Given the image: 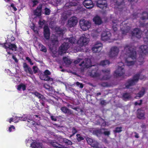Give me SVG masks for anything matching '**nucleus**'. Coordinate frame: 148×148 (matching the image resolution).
Wrapping results in <instances>:
<instances>
[{
    "label": "nucleus",
    "instance_id": "obj_29",
    "mask_svg": "<svg viewBox=\"0 0 148 148\" xmlns=\"http://www.w3.org/2000/svg\"><path fill=\"white\" fill-rule=\"evenodd\" d=\"M89 74L92 77H97L99 75L97 72L95 70L92 71L91 72H90Z\"/></svg>",
    "mask_w": 148,
    "mask_h": 148
},
{
    "label": "nucleus",
    "instance_id": "obj_60",
    "mask_svg": "<svg viewBox=\"0 0 148 148\" xmlns=\"http://www.w3.org/2000/svg\"><path fill=\"white\" fill-rule=\"evenodd\" d=\"M33 69L34 72V73H36L38 71V68H37L35 66H34L33 67Z\"/></svg>",
    "mask_w": 148,
    "mask_h": 148
},
{
    "label": "nucleus",
    "instance_id": "obj_32",
    "mask_svg": "<svg viewBox=\"0 0 148 148\" xmlns=\"http://www.w3.org/2000/svg\"><path fill=\"white\" fill-rule=\"evenodd\" d=\"M117 22L118 21L116 20H114L112 22V28L115 32L116 31L117 29V26L118 25L116 24Z\"/></svg>",
    "mask_w": 148,
    "mask_h": 148
},
{
    "label": "nucleus",
    "instance_id": "obj_14",
    "mask_svg": "<svg viewBox=\"0 0 148 148\" xmlns=\"http://www.w3.org/2000/svg\"><path fill=\"white\" fill-rule=\"evenodd\" d=\"M97 6L103 9H105L107 6L106 0H98L97 1Z\"/></svg>",
    "mask_w": 148,
    "mask_h": 148
},
{
    "label": "nucleus",
    "instance_id": "obj_45",
    "mask_svg": "<svg viewBox=\"0 0 148 148\" xmlns=\"http://www.w3.org/2000/svg\"><path fill=\"white\" fill-rule=\"evenodd\" d=\"M138 62H137L138 63V64H141L144 61V58L143 57H140L138 59Z\"/></svg>",
    "mask_w": 148,
    "mask_h": 148
},
{
    "label": "nucleus",
    "instance_id": "obj_21",
    "mask_svg": "<svg viewBox=\"0 0 148 148\" xmlns=\"http://www.w3.org/2000/svg\"><path fill=\"white\" fill-rule=\"evenodd\" d=\"M93 21L95 24L98 25H100L102 23L100 18L98 16H96L93 18Z\"/></svg>",
    "mask_w": 148,
    "mask_h": 148
},
{
    "label": "nucleus",
    "instance_id": "obj_11",
    "mask_svg": "<svg viewBox=\"0 0 148 148\" xmlns=\"http://www.w3.org/2000/svg\"><path fill=\"white\" fill-rule=\"evenodd\" d=\"M136 112V116L138 118L140 119H144L145 118V111L141 108L138 109Z\"/></svg>",
    "mask_w": 148,
    "mask_h": 148
},
{
    "label": "nucleus",
    "instance_id": "obj_37",
    "mask_svg": "<svg viewBox=\"0 0 148 148\" xmlns=\"http://www.w3.org/2000/svg\"><path fill=\"white\" fill-rule=\"evenodd\" d=\"M74 1H71L70 3H67L65 5V7L66 8H70L71 6L75 5L76 4L74 3Z\"/></svg>",
    "mask_w": 148,
    "mask_h": 148
},
{
    "label": "nucleus",
    "instance_id": "obj_27",
    "mask_svg": "<svg viewBox=\"0 0 148 148\" xmlns=\"http://www.w3.org/2000/svg\"><path fill=\"white\" fill-rule=\"evenodd\" d=\"M140 49L143 53L145 54L148 53V46L147 45H142L140 47Z\"/></svg>",
    "mask_w": 148,
    "mask_h": 148
},
{
    "label": "nucleus",
    "instance_id": "obj_49",
    "mask_svg": "<svg viewBox=\"0 0 148 148\" xmlns=\"http://www.w3.org/2000/svg\"><path fill=\"white\" fill-rule=\"evenodd\" d=\"M50 10L49 9L47 8H46L45 9V14L46 15H49L50 13Z\"/></svg>",
    "mask_w": 148,
    "mask_h": 148
},
{
    "label": "nucleus",
    "instance_id": "obj_36",
    "mask_svg": "<svg viewBox=\"0 0 148 148\" xmlns=\"http://www.w3.org/2000/svg\"><path fill=\"white\" fill-rule=\"evenodd\" d=\"M75 38H67L66 40V42H69L70 43H75L76 42Z\"/></svg>",
    "mask_w": 148,
    "mask_h": 148
},
{
    "label": "nucleus",
    "instance_id": "obj_55",
    "mask_svg": "<svg viewBox=\"0 0 148 148\" xmlns=\"http://www.w3.org/2000/svg\"><path fill=\"white\" fill-rule=\"evenodd\" d=\"M15 119V118H10L9 120V122L10 123H11L12 122H13V121H14L15 123L18 122V121H16L15 120H14Z\"/></svg>",
    "mask_w": 148,
    "mask_h": 148
},
{
    "label": "nucleus",
    "instance_id": "obj_7",
    "mask_svg": "<svg viewBox=\"0 0 148 148\" xmlns=\"http://www.w3.org/2000/svg\"><path fill=\"white\" fill-rule=\"evenodd\" d=\"M119 52V49L117 47H114L111 48L108 55L110 58H114L117 56Z\"/></svg>",
    "mask_w": 148,
    "mask_h": 148
},
{
    "label": "nucleus",
    "instance_id": "obj_56",
    "mask_svg": "<svg viewBox=\"0 0 148 148\" xmlns=\"http://www.w3.org/2000/svg\"><path fill=\"white\" fill-rule=\"evenodd\" d=\"M50 72L47 70H45L44 72V74L45 75L47 76L48 75H50Z\"/></svg>",
    "mask_w": 148,
    "mask_h": 148
},
{
    "label": "nucleus",
    "instance_id": "obj_63",
    "mask_svg": "<svg viewBox=\"0 0 148 148\" xmlns=\"http://www.w3.org/2000/svg\"><path fill=\"white\" fill-rule=\"evenodd\" d=\"M80 47H79L78 48H76L75 49L73 52H76L77 51H80Z\"/></svg>",
    "mask_w": 148,
    "mask_h": 148
},
{
    "label": "nucleus",
    "instance_id": "obj_3",
    "mask_svg": "<svg viewBox=\"0 0 148 148\" xmlns=\"http://www.w3.org/2000/svg\"><path fill=\"white\" fill-rule=\"evenodd\" d=\"M89 36L88 34L82 36L76 42L80 47L86 45L89 42Z\"/></svg>",
    "mask_w": 148,
    "mask_h": 148
},
{
    "label": "nucleus",
    "instance_id": "obj_8",
    "mask_svg": "<svg viewBox=\"0 0 148 148\" xmlns=\"http://www.w3.org/2000/svg\"><path fill=\"white\" fill-rule=\"evenodd\" d=\"M77 23V18L73 16L70 18L68 20L67 26L68 27L71 28L75 26Z\"/></svg>",
    "mask_w": 148,
    "mask_h": 148
},
{
    "label": "nucleus",
    "instance_id": "obj_24",
    "mask_svg": "<svg viewBox=\"0 0 148 148\" xmlns=\"http://www.w3.org/2000/svg\"><path fill=\"white\" fill-rule=\"evenodd\" d=\"M59 138H58V141H59V142L61 143V142L60 140H59ZM60 139L62 140L63 142L67 145H71L72 144V143L71 140H69L68 139H66V138H60Z\"/></svg>",
    "mask_w": 148,
    "mask_h": 148
},
{
    "label": "nucleus",
    "instance_id": "obj_48",
    "mask_svg": "<svg viewBox=\"0 0 148 148\" xmlns=\"http://www.w3.org/2000/svg\"><path fill=\"white\" fill-rule=\"evenodd\" d=\"M123 96L125 99H128L130 97V95L129 94L125 93L123 94Z\"/></svg>",
    "mask_w": 148,
    "mask_h": 148
},
{
    "label": "nucleus",
    "instance_id": "obj_30",
    "mask_svg": "<svg viewBox=\"0 0 148 148\" xmlns=\"http://www.w3.org/2000/svg\"><path fill=\"white\" fill-rule=\"evenodd\" d=\"M63 60L64 63L66 65L70 64L72 62V61L69 58L66 57H64Z\"/></svg>",
    "mask_w": 148,
    "mask_h": 148
},
{
    "label": "nucleus",
    "instance_id": "obj_46",
    "mask_svg": "<svg viewBox=\"0 0 148 148\" xmlns=\"http://www.w3.org/2000/svg\"><path fill=\"white\" fill-rule=\"evenodd\" d=\"M45 21L42 19H40L39 22V24L40 27H42V26L45 24Z\"/></svg>",
    "mask_w": 148,
    "mask_h": 148
},
{
    "label": "nucleus",
    "instance_id": "obj_19",
    "mask_svg": "<svg viewBox=\"0 0 148 148\" xmlns=\"http://www.w3.org/2000/svg\"><path fill=\"white\" fill-rule=\"evenodd\" d=\"M61 110L64 113L67 114H68L71 115L73 113L71 111L68 109L66 107L64 106L61 108Z\"/></svg>",
    "mask_w": 148,
    "mask_h": 148
},
{
    "label": "nucleus",
    "instance_id": "obj_12",
    "mask_svg": "<svg viewBox=\"0 0 148 148\" xmlns=\"http://www.w3.org/2000/svg\"><path fill=\"white\" fill-rule=\"evenodd\" d=\"M102 45L101 43H96L92 48V50L94 53H99L102 49Z\"/></svg>",
    "mask_w": 148,
    "mask_h": 148
},
{
    "label": "nucleus",
    "instance_id": "obj_9",
    "mask_svg": "<svg viewBox=\"0 0 148 148\" xmlns=\"http://www.w3.org/2000/svg\"><path fill=\"white\" fill-rule=\"evenodd\" d=\"M111 35L109 31H105L103 32L101 35V39L103 41L108 40L111 39Z\"/></svg>",
    "mask_w": 148,
    "mask_h": 148
},
{
    "label": "nucleus",
    "instance_id": "obj_31",
    "mask_svg": "<svg viewBox=\"0 0 148 148\" xmlns=\"http://www.w3.org/2000/svg\"><path fill=\"white\" fill-rule=\"evenodd\" d=\"M44 87L46 89L48 90L49 91L51 92V93H53L54 92V91L52 87L49 86L47 84H45Z\"/></svg>",
    "mask_w": 148,
    "mask_h": 148
},
{
    "label": "nucleus",
    "instance_id": "obj_44",
    "mask_svg": "<svg viewBox=\"0 0 148 148\" xmlns=\"http://www.w3.org/2000/svg\"><path fill=\"white\" fill-rule=\"evenodd\" d=\"M143 16L142 18V19H147L148 18V14L146 12H144L143 13Z\"/></svg>",
    "mask_w": 148,
    "mask_h": 148
},
{
    "label": "nucleus",
    "instance_id": "obj_16",
    "mask_svg": "<svg viewBox=\"0 0 148 148\" xmlns=\"http://www.w3.org/2000/svg\"><path fill=\"white\" fill-rule=\"evenodd\" d=\"M44 36L45 38L48 40L49 38L50 33L48 27L45 25L44 27Z\"/></svg>",
    "mask_w": 148,
    "mask_h": 148
},
{
    "label": "nucleus",
    "instance_id": "obj_51",
    "mask_svg": "<svg viewBox=\"0 0 148 148\" xmlns=\"http://www.w3.org/2000/svg\"><path fill=\"white\" fill-rule=\"evenodd\" d=\"M32 2L33 7L34 6L38 3V0H31Z\"/></svg>",
    "mask_w": 148,
    "mask_h": 148
},
{
    "label": "nucleus",
    "instance_id": "obj_53",
    "mask_svg": "<svg viewBox=\"0 0 148 148\" xmlns=\"http://www.w3.org/2000/svg\"><path fill=\"white\" fill-rule=\"evenodd\" d=\"M9 7L10 9H11L12 8L14 11H16L17 10V9L14 7V5L13 4H12L10 6H9Z\"/></svg>",
    "mask_w": 148,
    "mask_h": 148
},
{
    "label": "nucleus",
    "instance_id": "obj_35",
    "mask_svg": "<svg viewBox=\"0 0 148 148\" xmlns=\"http://www.w3.org/2000/svg\"><path fill=\"white\" fill-rule=\"evenodd\" d=\"M25 65L26 66V67L25 66V71L27 73H29L30 74H32L33 72L31 69L28 67L27 64H25Z\"/></svg>",
    "mask_w": 148,
    "mask_h": 148
},
{
    "label": "nucleus",
    "instance_id": "obj_13",
    "mask_svg": "<svg viewBox=\"0 0 148 148\" xmlns=\"http://www.w3.org/2000/svg\"><path fill=\"white\" fill-rule=\"evenodd\" d=\"M79 65L80 66H82L81 70L83 71L85 69L88 68L91 66V60L90 59H88L86 61L85 63H84V62L83 61L81 64H79Z\"/></svg>",
    "mask_w": 148,
    "mask_h": 148
},
{
    "label": "nucleus",
    "instance_id": "obj_57",
    "mask_svg": "<svg viewBox=\"0 0 148 148\" xmlns=\"http://www.w3.org/2000/svg\"><path fill=\"white\" fill-rule=\"evenodd\" d=\"M103 73L104 74H108L110 72V70L109 69L103 70L102 71Z\"/></svg>",
    "mask_w": 148,
    "mask_h": 148
},
{
    "label": "nucleus",
    "instance_id": "obj_28",
    "mask_svg": "<svg viewBox=\"0 0 148 148\" xmlns=\"http://www.w3.org/2000/svg\"><path fill=\"white\" fill-rule=\"evenodd\" d=\"M45 102H36V107L40 110L44 107Z\"/></svg>",
    "mask_w": 148,
    "mask_h": 148
},
{
    "label": "nucleus",
    "instance_id": "obj_64",
    "mask_svg": "<svg viewBox=\"0 0 148 148\" xmlns=\"http://www.w3.org/2000/svg\"><path fill=\"white\" fill-rule=\"evenodd\" d=\"M134 133L135 134V135L134 136V137L136 138H139V136L138 135V134L136 132H135Z\"/></svg>",
    "mask_w": 148,
    "mask_h": 148
},
{
    "label": "nucleus",
    "instance_id": "obj_38",
    "mask_svg": "<svg viewBox=\"0 0 148 148\" xmlns=\"http://www.w3.org/2000/svg\"><path fill=\"white\" fill-rule=\"evenodd\" d=\"M110 64L109 61L108 60H105L101 61L100 64V65L103 66H104L107 65H108Z\"/></svg>",
    "mask_w": 148,
    "mask_h": 148
},
{
    "label": "nucleus",
    "instance_id": "obj_50",
    "mask_svg": "<svg viewBox=\"0 0 148 148\" xmlns=\"http://www.w3.org/2000/svg\"><path fill=\"white\" fill-rule=\"evenodd\" d=\"M77 132V129L75 127H73L72 129V133L75 134Z\"/></svg>",
    "mask_w": 148,
    "mask_h": 148
},
{
    "label": "nucleus",
    "instance_id": "obj_1",
    "mask_svg": "<svg viewBox=\"0 0 148 148\" xmlns=\"http://www.w3.org/2000/svg\"><path fill=\"white\" fill-rule=\"evenodd\" d=\"M121 58H124L125 64L128 66H131L134 63L136 59V52L132 47L127 46L125 47L122 52Z\"/></svg>",
    "mask_w": 148,
    "mask_h": 148
},
{
    "label": "nucleus",
    "instance_id": "obj_34",
    "mask_svg": "<svg viewBox=\"0 0 148 148\" xmlns=\"http://www.w3.org/2000/svg\"><path fill=\"white\" fill-rule=\"evenodd\" d=\"M17 89L18 90H23L24 91L26 89L25 85L23 84H21L17 86Z\"/></svg>",
    "mask_w": 148,
    "mask_h": 148
},
{
    "label": "nucleus",
    "instance_id": "obj_6",
    "mask_svg": "<svg viewBox=\"0 0 148 148\" xmlns=\"http://www.w3.org/2000/svg\"><path fill=\"white\" fill-rule=\"evenodd\" d=\"M123 63L121 62L119 64L118 69L114 72V75L117 77L122 75L124 73Z\"/></svg>",
    "mask_w": 148,
    "mask_h": 148
},
{
    "label": "nucleus",
    "instance_id": "obj_2",
    "mask_svg": "<svg viewBox=\"0 0 148 148\" xmlns=\"http://www.w3.org/2000/svg\"><path fill=\"white\" fill-rule=\"evenodd\" d=\"M144 78V76L140 74H136L133 77L132 79L128 81L126 84V86L127 88H129L130 86L135 84L138 82L139 79H143Z\"/></svg>",
    "mask_w": 148,
    "mask_h": 148
},
{
    "label": "nucleus",
    "instance_id": "obj_47",
    "mask_svg": "<svg viewBox=\"0 0 148 148\" xmlns=\"http://www.w3.org/2000/svg\"><path fill=\"white\" fill-rule=\"evenodd\" d=\"M68 106L76 111H77V109H78V108L75 107L74 105L70 104L68 105Z\"/></svg>",
    "mask_w": 148,
    "mask_h": 148
},
{
    "label": "nucleus",
    "instance_id": "obj_54",
    "mask_svg": "<svg viewBox=\"0 0 148 148\" xmlns=\"http://www.w3.org/2000/svg\"><path fill=\"white\" fill-rule=\"evenodd\" d=\"M32 116H33V118L32 119V120H37V119H35L36 118H39V119H40V117L39 116V115H32L31 116V117Z\"/></svg>",
    "mask_w": 148,
    "mask_h": 148
},
{
    "label": "nucleus",
    "instance_id": "obj_15",
    "mask_svg": "<svg viewBox=\"0 0 148 148\" xmlns=\"http://www.w3.org/2000/svg\"><path fill=\"white\" fill-rule=\"evenodd\" d=\"M83 4L87 8H91L94 6L92 1L91 0H85L83 2Z\"/></svg>",
    "mask_w": 148,
    "mask_h": 148
},
{
    "label": "nucleus",
    "instance_id": "obj_5",
    "mask_svg": "<svg viewBox=\"0 0 148 148\" xmlns=\"http://www.w3.org/2000/svg\"><path fill=\"white\" fill-rule=\"evenodd\" d=\"M3 47L6 49V51L8 54H10L11 53L9 51V50L15 51L16 49V45L14 44H12L10 43H5L3 45Z\"/></svg>",
    "mask_w": 148,
    "mask_h": 148
},
{
    "label": "nucleus",
    "instance_id": "obj_18",
    "mask_svg": "<svg viewBox=\"0 0 148 148\" xmlns=\"http://www.w3.org/2000/svg\"><path fill=\"white\" fill-rule=\"evenodd\" d=\"M145 91V89L144 88H142L138 93L135 98L138 99L142 97L144 95Z\"/></svg>",
    "mask_w": 148,
    "mask_h": 148
},
{
    "label": "nucleus",
    "instance_id": "obj_33",
    "mask_svg": "<svg viewBox=\"0 0 148 148\" xmlns=\"http://www.w3.org/2000/svg\"><path fill=\"white\" fill-rule=\"evenodd\" d=\"M65 30V29H61L59 27H56L55 28V30L58 34H62Z\"/></svg>",
    "mask_w": 148,
    "mask_h": 148
},
{
    "label": "nucleus",
    "instance_id": "obj_41",
    "mask_svg": "<svg viewBox=\"0 0 148 148\" xmlns=\"http://www.w3.org/2000/svg\"><path fill=\"white\" fill-rule=\"evenodd\" d=\"M80 136V134H77L76 135L77 137V140L78 142H79L81 140H84V138L83 137Z\"/></svg>",
    "mask_w": 148,
    "mask_h": 148
},
{
    "label": "nucleus",
    "instance_id": "obj_23",
    "mask_svg": "<svg viewBox=\"0 0 148 148\" xmlns=\"http://www.w3.org/2000/svg\"><path fill=\"white\" fill-rule=\"evenodd\" d=\"M41 5H39L36 9L34 11V14L37 16L40 15L41 12Z\"/></svg>",
    "mask_w": 148,
    "mask_h": 148
},
{
    "label": "nucleus",
    "instance_id": "obj_58",
    "mask_svg": "<svg viewBox=\"0 0 148 148\" xmlns=\"http://www.w3.org/2000/svg\"><path fill=\"white\" fill-rule=\"evenodd\" d=\"M77 85L80 88H82L83 87V85L82 84L80 83L79 82H77L76 83Z\"/></svg>",
    "mask_w": 148,
    "mask_h": 148
},
{
    "label": "nucleus",
    "instance_id": "obj_52",
    "mask_svg": "<svg viewBox=\"0 0 148 148\" xmlns=\"http://www.w3.org/2000/svg\"><path fill=\"white\" fill-rule=\"evenodd\" d=\"M14 118H15L14 120H15L16 121H18V120H16V119H18V118L19 119H18L19 120H21V121H25L26 120V119L25 118H24L23 119V117H17L16 116L15 117H14Z\"/></svg>",
    "mask_w": 148,
    "mask_h": 148
},
{
    "label": "nucleus",
    "instance_id": "obj_61",
    "mask_svg": "<svg viewBox=\"0 0 148 148\" xmlns=\"http://www.w3.org/2000/svg\"><path fill=\"white\" fill-rule=\"evenodd\" d=\"M82 59L80 58H78L77 60H75L74 62V63L75 64H77L80 62Z\"/></svg>",
    "mask_w": 148,
    "mask_h": 148
},
{
    "label": "nucleus",
    "instance_id": "obj_40",
    "mask_svg": "<svg viewBox=\"0 0 148 148\" xmlns=\"http://www.w3.org/2000/svg\"><path fill=\"white\" fill-rule=\"evenodd\" d=\"M39 46L41 51L45 52H46L47 49L46 48L42 45L39 44Z\"/></svg>",
    "mask_w": 148,
    "mask_h": 148
},
{
    "label": "nucleus",
    "instance_id": "obj_22",
    "mask_svg": "<svg viewBox=\"0 0 148 148\" xmlns=\"http://www.w3.org/2000/svg\"><path fill=\"white\" fill-rule=\"evenodd\" d=\"M40 78L42 80L49 82H52L53 81V78H50L49 77L45 75L42 76H41L40 77Z\"/></svg>",
    "mask_w": 148,
    "mask_h": 148
},
{
    "label": "nucleus",
    "instance_id": "obj_10",
    "mask_svg": "<svg viewBox=\"0 0 148 148\" xmlns=\"http://www.w3.org/2000/svg\"><path fill=\"white\" fill-rule=\"evenodd\" d=\"M69 45L68 42L63 43L59 48V53L61 55L65 53L68 48Z\"/></svg>",
    "mask_w": 148,
    "mask_h": 148
},
{
    "label": "nucleus",
    "instance_id": "obj_26",
    "mask_svg": "<svg viewBox=\"0 0 148 148\" xmlns=\"http://www.w3.org/2000/svg\"><path fill=\"white\" fill-rule=\"evenodd\" d=\"M51 44L53 45H57L58 44L57 38L56 36H52L51 38Z\"/></svg>",
    "mask_w": 148,
    "mask_h": 148
},
{
    "label": "nucleus",
    "instance_id": "obj_59",
    "mask_svg": "<svg viewBox=\"0 0 148 148\" xmlns=\"http://www.w3.org/2000/svg\"><path fill=\"white\" fill-rule=\"evenodd\" d=\"M103 134L105 135H107V136H109L110 135V131H105L103 132Z\"/></svg>",
    "mask_w": 148,
    "mask_h": 148
},
{
    "label": "nucleus",
    "instance_id": "obj_25",
    "mask_svg": "<svg viewBox=\"0 0 148 148\" xmlns=\"http://www.w3.org/2000/svg\"><path fill=\"white\" fill-rule=\"evenodd\" d=\"M34 95L37 97L39 99H40V101H45L46 100L45 98L43 96L40 94L39 93L36 92L34 93Z\"/></svg>",
    "mask_w": 148,
    "mask_h": 148
},
{
    "label": "nucleus",
    "instance_id": "obj_4",
    "mask_svg": "<svg viewBox=\"0 0 148 148\" xmlns=\"http://www.w3.org/2000/svg\"><path fill=\"white\" fill-rule=\"evenodd\" d=\"M79 23L81 28L84 31L88 29L91 27L90 23L84 19L81 20Z\"/></svg>",
    "mask_w": 148,
    "mask_h": 148
},
{
    "label": "nucleus",
    "instance_id": "obj_39",
    "mask_svg": "<svg viewBox=\"0 0 148 148\" xmlns=\"http://www.w3.org/2000/svg\"><path fill=\"white\" fill-rule=\"evenodd\" d=\"M122 127H116L114 130V133H119L122 131Z\"/></svg>",
    "mask_w": 148,
    "mask_h": 148
},
{
    "label": "nucleus",
    "instance_id": "obj_62",
    "mask_svg": "<svg viewBox=\"0 0 148 148\" xmlns=\"http://www.w3.org/2000/svg\"><path fill=\"white\" fill-rule=\"evenodd\" d=\"M12 129H15L13 125H12L9 127V130L10 132H11L12 131Z\"/></svg>",
    "mask_w": 148,
    "mask_h": 148
},
{
    "label": "nucleus",
    "instance_id": "obj_43",
    "mask_svg": "<svg viewBox=\"0 0 148 148\" xmlns=\"http://www.w3.org/2000/svg\"><path fill=\"white\" fill-rule=\"evenodd\" d=\"M145 35L146 37L144 38V42L148 44V31L147 32H146V30H145Z\"/></svg>",
    "mask_w": 148,
    "mask_h": 148
},
{
    "label": "nucleus",
    "instance_id": "obj_20",
    "mask_svg": "<svg viewBox=\"0 0 148 148\" xmlns=\"http://www.w3.org/2000/svg\"><path fill=\"white\" fill-rule=\"evenodd\" d=\"M32 148H42L41 144L36 142H32L31 144Z\"/></svg>",
    "mask_w": 148,
    "mask_h": 148
},
{
    "label": "nucleus",
    "instance_id": "obj_17",
    "mask_svg": "<svg viewBox=\"0 0 148 148\" xmlns=\"http://www.w3.org/2000/svg\"><path fill=\"white\" fill-rule=\"evenodd\" d=\"M142 34V32L138 29L136 28L132 32V35L133 36H135L138 38H140L141 37Z\"/></svg>",
    "mask_w": 148,
    "mask_h": 148
},
{
    "label": "nucleus",
    "instance_id": "obj_42",
    "mask_svg": "<svg viewBox=\"0 0 148 148\" xmlns=\"http://www.w3.org/2000/svg\"><path fill=\"white\" fill-rule=\"evenodd\" d=\"M86 141L88 144L91 145H92L93 142V140L91 138H86Z\"/></svg>",
    "mask_w": 148,
    "mask_h": 148
}]
</instances>
